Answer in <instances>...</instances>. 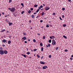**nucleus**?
<instances>
[{"label":"nucleus","instance_id":"1","mask_svg":"<svg viewBox=\"0 0 73 73\" xmlns=\"http://www.w3.org/2000/svg\"><path fill=\"white\" fill-rule=\"evenodd\" d=\"M8 9L9 10H10L11 12H14L15 11V8L14 7H12V8H9Z\"/></svg>","mask_w":73,"mask_h":73},{"label":"nucleus","instance_id":"2","mask_svg":"<svg viewBox=\"0 0 73 73\" xmlns=\"http://www.w3.org/2000/svg\"><path fill=\"white\" fill-rule=\"evenodd\" d=\"M56 41H55V40H52V45H56Z\"/></svg>","mask_w":73,"mask_h":73},{"label":"nucleus","instance_id":"3","mask_svg":"<svg viewBox=\"0 0 73 73\" xmlns=\"http://www.w3.org/2000/svg\"><path fill=\"white\" fill-rule=\"evenodd\" d=\"M0 54H1V55L4 54V50H0Z\"/></svg>","mask_w":73,"mask_h":73},{"label":"nucleus","instance_id":"4","mask_svg":"<svg viewBox=\"0 0 73 73\" xmlns=\"http://www.w3.org/2000/svg\"><path fill=\"white\" fill-rule=\"evenodd\" d=\"M50 9V8L48 7H46L45 9V10L46 11H48V10H49Z\"/></svg>","mask_w":73,"mask_h":73},{"label":"nucleus","instance_id":"5","mask_svg":"<svg viewBox=\"0 0 73 73\" xmlns=\"http://www.w3.org/2000/svg\"><path fill=\"white\" fill-rule=\"evenodd\" d=\"M46 48H48V47H50V43H48V45H46Z\"/></svg>","mask_w":73,"mask_h":73},{"label":"nucleus","instance_id":"6","mask_svg":"<svg viewBox=\"0 0 73 73\" xmlns=\"http://www.w3.org/2000/svg\"><path fill=\"white\" fill-rule=\"evenodd\" d=\"M46 68H47V66H44L42 67L43 69H46Z\"/></svg>","mask_w":73,"mask_h":73},{"label":"nucleus","instance_id":"7","mask_svg":"<svg viewBox=\"0 0 73 73\" xmlns=\"http://www.w3.org/2000/svg\"><path fill=\"white\" fill-rule=\"evenodd\" d=\"M22 39H24L25 40H27V38L25 36H24L22 38Z\"/></svg>","mask_w":73,"mask_h":73},{"label":"nucleus","instance_id":"8","mask_svg":"<svg viewBox=\"0 0 73 73\" xmlns=\"http://www.w3.org/2000/svg\"><path fill=\"white\" fill-rule=\"evenodd\" d=\"M40 63L41 64H45V62H41L40 61Z\"/></svg>","mask_w":73,"mask_h":73},{"label":"nucleus","instance_id":"9","mask_svg":"<svg viewBox=\"0 0 73 73\" xmlns=\"http://www.w3.org/2000/svg\"><path fill=\"white\" fill-rule=\"evenodd\" d=\"M7 54V51L5 50L4 51V54Z\"/></svg>","mask_w":73,"mask_h":73},{"label":"nucleus","instance_id":"10","mask_svg":"<svg viewBox=\"0 0 73 73\" xmlns=\"http://www.w3.org/2000/svg\"><path fill=\"white\" fill-rule=\"evenodd\" d=\"M13 23H12L10 22L9 23V26H11V25H12Z\"/></svg>","mask_w":73,"mask_h":73},{"label":"nucleus","instance_id":"11","mask_svg":"<svg viewBox=\"0 0 73 73\" xmlns=\"http://www.w3.org/2000/svg\"><path fill=\"white\" fill-rule=\"evenodd\" d=\"M6 41H7V40H5V39H3L2 41L3 42H6Z\"/></svg>","mask_w":73,"mask_h":73},{"label":"nucleus","instance_id":"12","mask_svg":"<svg viewBox=\"0 0 73 73\" xmlns=\"http://www.w3.org/2000/svg\"><path fill=\"white\" fill-rule=\"evenodd\" d=\"M11 43V40H9L8 41V44H10Z\"/></svg>","mask_w":73,"mask_h":73},{"label":"nucleus","instance_id":"13","mask_svg":"<svg viewBox=\"0 0 73 73\" xmlns=\"http://www.w3.org/2000/svg\"><path fill=\"white\" fill-rule=\"evenodd\" d=\"M22 56H23V57H26V55H25V54H21Z\"/></svg>","mask_w":73,"mask_h":73},{"label":"nucleus","instance_id":"14","mask_svg":"<svg viewBox=\"0 0 73 73\" xmlns=\"http://www.w3.org/2000/svg\"><path fill=\"white\" fill-rule=\"evenodd\" d=\"M28 13L30 14L31 13V10H30L28 11Z\"/></svg>","mask_w":73,"mask_h":73},{"label":"nucleus","instance_id":"15","mask_svg":"<svg viewBox=\"0 0 73 73\" xmlns=\"http://www.w3.org/2000/svg\"><path fill=\"white\" fill-rule=\"evenodd\" d=\"M51 42H52V40H51V39H49L48 40V42L51 43Z\"/></svg>","mask_w":73,"mask_h":73},{"label":"nucleus","instance_id":"16","mask_svg":"<svg viewBox=\"0 0 73 73\" xmlns=\"http://www.w3.org/2000/svg\"><path fill=\"white\" fill-rule=\"evenodd\" d=\"M31 17L33 19V18H34V17H35V15H32Z\"/></svg>","mask_w":73,"mask_h":73},{"label":"nucleus","instance_id":"17","mask_svg":"<svg viewBox=\"0 0 73 73\" xmlns=\"http://www.w3.org/2000/svg\"><path fill=\"white\" fill-rule=\"evenodd\" d=\"M4 31H5V29L2 30V31H1V32H4Z\"/></svg>","mask_w":73,"mask_h":73},{"label":"nucleus","instance_id":"18","mask_svg":"<svg viewBox=\"0 0 73 73\" xmlns=\"http://www.w3.org/2000/svg\"><path fill=\"white\" fill-rule=\"evenodd\" d=\"M59 48V47H57L56 48L55 50H58V49Z\"/></svg>","mask_w":73,"mask_h":73},{"label":"nucleus","instance_id":"19","mask_svg":"<svg viewBox=\"0 0 73 73\" xmlns=\"http://www.w3.org/2000/svg\"><path fill=\"white\" fill-rule=\"evenodd\" d=\"M23 35H24V36H25L26 35V33H25L24 32L23 33Z\"/></svg>","mask_w":73,"mask_h":73},{"label":"nucleus","instance_id":"20","mask_svg":"<svg viewBox=\"0 0 73 73\" xmlns=\"http://www.w3.org/2000/svg\"><path fill=\"white\" fill-rule=\"evenodd\" d=\"M21 5H22V7L23 8L24 7V4H23V3H22L21 4Z\"/></svg>","mask_w":73,"mask_h":73},{"label":"nucleus","instance_id":"21","mask_svg":"<svg viewBox=\"0 0 73 73\" xmlns=\"http://www.w3.org/2000/svg\"><path fill=\"white\" fill-rule=\"evenodd\" d=\"M40 45L41 46H43V44H42V43H40Z\"/></svg>","mask_w":73,"mask_h":73},{"label":"nucleus","instance_id":"22","mask_svg":"<svg viewBox=\"0 0 73 73\" xmlns=\"http://www.w3.org/2000/svg\"><path fill=\"white\" fill-rule=\"evenodd\" d=\"M43 50V47H42L41 48V51H42V52Z\"/></svg>","mask_w":73,"mask_h":73},{"label":"nucleus","instance_id":"23","mask_svg":"<svg viewBox=\"0 0 73 73\" xmlns=\"http://www.w3.org/2000/svg\"><path fill=\"white\" fill-rule=\"evenodd\" d=\"M37 6H38V5H34V7H35V8H36V7H37Z\"/></svg>","mask_w":73,"mask_h":73},{"label":"nucleus","instance_id":"24","mask_svg":"<svg viewBox=\"0 0 73 73\" xmlns=\"http://www.w3.org/2000/svg\"><path fill=\"white\" fill-rule=\"evenodd\" d=\"M63 26L64 27H65L66 26V25L65 24L63 25Z\"/></svg>","mask_w":73,"mask_h":73},{"label":"nucleus","instance_id":"25","mask_svg":"<svg viewBox=\"0 0 73 73\" xmlns=\"http://www.w3.org/2000/svg\"><path fill=\"white\" fill-rule=\"evenodd\" d=\"M44 14H45V13H44V12H42V13L41 16H43V15H44Z\"/></svg>","mask_w":73,"mask_h":73},{"label":"nucleus","instance_id":"26","mask_svg":"<svg viewBox=\"0 0 73 73\" xmlns=\"http://www.w3.org/2000/svg\"><path fill=\"white\" fill-rule=\"evenodd\" d=\"M63 37L64 38H67V37H66V36H65L64 35L63 36Z\"/></svg>","mask_w":73,"mask_h":73},{"label":"nucleus","instance_id":"27","mask_svg":"<svg viewBox=\"0 0 73 73\" xmlns=\"http://www.w3.org/2000/svg\"><path fill=\"white\" fill-rule=\"evenodd\" d=\"M26 54H27L29 55V54H31V53H30V52H27Z\"/></svg>","mask_w":73,"mask_h":73},{"label":"nucleus","instance_id":"28","mask_svg":"<svg viewBox=\"0 0 73 73\" xmlns=\"http://www.w3.org/2000/svg\"><path fill=\"white\" fill-rule=\"evenodd\" d=\"M40 11V9H38L36 11V13H37L38 12V11Z\"/></svg>","mask_w":73,"mask_h":73},{"label":"nucleus","instance_id":"29","mask_svg":"<svg viewBox=\"0 0 73 73\" xmlns=\"http://www.w3.org/2000/svg\"><path fill=\"white\" fill-rule=\"evenodd\" d=\"M24 13V11H23L21 12V14H23Z\"/></svg>","mask_w":73,"mask_h":73},{"label":"nucleus","instance_id":"30","mask_svg":"<svg viewBox=\"0 0 73 73\" xmlns=\"http://www.w3.org/2000/svg\"><path fill=\"white\" fill-rule=\"evenodd\" d=\"M56 15V13H52V15L53 16H54Z\"/></svg>","mask_w":73,"mask_h":73},{"label":"nucleus","instance_id":"31","mask_svg":"<svg viewBox=\"0 0 73 73\" xmlns=\"http://www.w3.org/2000/svg\"><path fill=\"white\" fill-rule=\"evenodd\" d=\"M36 56L38 57V58H39L40 57V56H39V55H38V54H37L36 55Z\"/></svg>","mask_w":73,"mask_h":73},{"label":"nucleus","instance_id":"32","mask_svg":"<svg viewBox=\"0 0 73 73\" xmlns=\"http://www.w3.org/2000/svg\"><path fill=\"white\" fill-rule=\"evenodd\" d=\"M33 41L34 42H36V40H35V39H33Z\"/></svg>","mask_w":73,"mask_h":73},{"label":"nucleus","instance_id":"33","mask_svg":"<svg viewBox=\"0 0 73 73\" xmlns=\"http://www.w3.org/2000/svg\"><path fill=\"white\" fill-rule=\"evenodd\" d=\"M12 2V0H9V3H11Z\"/></svg>","mask_w":73,"mask_h":73},{"label":"nucleus","instance_id":"34","mask_svg":"<svg viewBox=\"0 0 73 73\" xmlns=\"http://www.w3.org/2000/svg\"><path fill=\"white\" fill-rule=\"evenodd\" d=\"M65 8H62V11H65Z\"/></svg>","mask_w":73,"mask_h":73},{"label":"nucleus","instance_id":"35","mask_svg":"<svg viewBox=\"0 0 73 73\" xmlns=\"http://www.w3.org/2000/svg\"><path fill=\"white\" fill-rule=\"evenodd\" d=\"M33 50L34 52H36V50H37V49H34Z\"/></svg>","mask_w":73,"mask_h":73},{"label":"nucleus","instance_id":"36","mask_svg":"<svg viewBox=\"0 0 73 73\" xmlns=\"http://www.w3.org/2000/svg\"><path fill=\"white\" fill-rule=\"evenodd\" d=\"M42 38H43V39H45V36H43V37Z\"/></svg>","mask_w":73,"mask_h":73},{"label":"nucleus","instance_id":"37","mask_svg":"<svg viewBox=\"0 0 73 73\" xmlns=\"http://www.w3.org/2000/svg\"><path fill=\"white\" fill-rule=\"evenodd\" d=\"M48 57H49V58H51V57H52V56H51V55H49Z\"/></svg>","mask_w":73,"mask_h":73},{"label":"nucleus","instance_id":"38","mask_svg":"<svg viewBox=\"0 0 73 73\" xmlns=\"http://www.w3.org/2000/svg\"><path fill=\"white\" fill-rule=\"evenodd\" d=\"M40 7L41 8H43V6L42 5H41L40 6Z\"/></svg>","mask_w":73,"mask_h":73},{"label":"nucleus","instance_id":"39","mask_svg":"<svg viewBox=\"0 0 73 73\" xmlns=\"http://www.w3.org/2000/svg\"><path fill=\"white\" fill-rule=\"evenodd\" d=\"M3 48L2 47H0V50H3Z\"/></svg>","mask_w":73,"mask_h":73},{"label":"nucleus","instance_id":"40","mask_svg":"<svg viewBox=\"0 0 73 73\" xmlns=\"http://www.w3.org/2000/svg\"><path fill=\"white\" fill-rule=\"evenodd\" d=\"M68 50L67 49H65L64 50V52H68Z\"/></svg>","mask_w":73,"mask_h":73},{"label":"nucleus","instance_id":"41","mask_svg":"<svg viewBox=\"0 0 73 73\" xmlns=\"http://www.w3.org/2000/svg\"><path fill=\"white\" fill-rule=\"evenodd\" d=\"M46 27H47V28H49V26L48 25H46Z\"/></svg>","mask_w":73,"mask_h":73},{"label":"nucleus","instance_id":"42","mask_svg":"<svg viewBox=\"0 0 73 73\" xmlns=\"http://www.w3.org/2000/svg\"><path fill=\"white\" fill-rule=\"evenodd\" d=\"M70 60H72L73 58H70Z\"/></svg>","mask_w":73,"mask_h":73},{"label":"nucleus","instance_id":"43","mask_svg":"<svg viewBox=\"0 0 73 73\" xmlns=\"http://www.w3.org/2000/svg\"><path fill=\"white\" fill-rule=\"evenodd\" d=\"M62 16L63 18H64V17H65V16H64V15H62Z\"/></svg>","mask_w":73,"mask_h":73},{"label":"nucleus","instance_id":"44","mask_svg":"<svg viewBox=\"0 0 73 73\" xmlns=\"http://www.w3.org/2000/svg\"><path fill=\"white\" fill-rule=\"evenodd\" d=\"M50 39H53V38H52V36H50Z\"/></svg>","mask_w":73,"mask_h":73},{"label":"nucleus","instance_id":"45","mask_svg":"<svg viewBox=\"0 0 73 73\" xmlns=\"http://www.w3.org/2000/svg\"><path fill=\"white\" fill-rule=\"evenodd\" d=\"M7 37H9V38H11V35H10L9 36H7Z\"/></svg>","mask_w":73,"mask_h":73},{"label":"nucleus","instance_id":"46","mask_svg":"<svg viewBox=\"0 0 73 73\" xmlns=\"http://www.w3.org/2000/svg\"><path fill=\"white\" fill-rule=\"evenodd\" d=\"M52 37L53 39H54L55 38L54 36H52Z\"/></svg>","mask_w":73,"mask_h":73},{"label":"nucleus","instance_id":"47","mask_svg":"<svg viewBox=\"0 0 73 73\" xmlns=\"http://www.w3.org/2000/svg\"><path fill=\"white\" fill-rule=\"evenodd\" d=\"M31 22H32V21H31V20L29 21V23H31Z\"/></svg>","mask_w":73,"mask_h":73},{"label":"nucleus","instance_id":"48","mask_svg":"<svg viewBox=\"0 0 73 73\" xmlns=\"http://www.w3.org/2000/svg\"><path fill=\"white\" fill-rule=\"evenodd\" d=\"M2 46H3V47H5V45L3 44V45H2Z\"/></svg>","mask_w":73,"mask_h":73},{"label":"nucleus","instance_id":"49","mask_svg":"<svg viewBox=\"0 0 73 73\" xmlns=\"http://www.w3.org/2000/svg\"><path fill=\"white\" fill-rule=\"evenodd\" d=\"M59 19H60L61 20H62V19L61 18V17H59Z\"/></svg>","mask_w":73,"mask_h":73},{"label":"nucleus","instance_id":"50","mask_svg":"<svg viewBox=\"0 0 73 73\" xmlns=\"http://www.w3.org/2000/svg\"><path fill=\"white\" fill-rule=\"evenodd\" d=\"M13 15L15 17H16V14H14Z\"/></svg>","mask_w":73,"mask_h":73},{"label":"nucleus","instance_id":"51","mask_svg":"<svg viewBox=\"0 0 73 73\" xmlns=\"http://www.w3.org/2000/svg\"><path fill=\"white\" fill-rule=\"evenodd\" d=\"M31 11H33V9L32 8L31 9Z\"/></svg>","mask_w":73,"mask_h":73},{"label":"nucleus","instance_id":"52","mask_svg":"<svg viewBox=\"0 0 73 73\" xmlns=\"http://www.w3.org/2000/svg\"><path fill=\"white\" fill-rule=\"evenodd\" d=\"M27 40L28 41H31V40L29 39H28Z\"/></svg>","mask_w":73,"mask_h":73},{"label":"nucleus","instance_id":"53","mask_svg":"<svg viewBox=\"0 0 73 73\" xmlns=\"http://www.w3.org/2000/svg\"><path fill=\"white\" fill-rule=\"evenodd\" d=\"M42 21H42V20H40V23H42Z\"/></svg>","mask_w":73,"mask_h":73},{"label":"nucleus","instance_id":"54","mask_svg":"<svg viewBox=\"0 0 73 73\" xmlns=\"http://www.w3.org/2000/svg\"><path fill=\"white\" fill-rule=\"evenodd\" d=\"M36 14H37V13H33L34 15H36Z\"/></svg>","mask_w":73,"mask_h":73},{"label":"nucleus","instance_id":"55","mask_svg":"<svg viewBox=\"0 0 73 73\" xmlns=\"http://www.w3.org/2000/svg\"><path fill=\"white\" fill-rule=\"evenodd\" d=\"M38 8L39 9H41V8L40 7H39Z\"/></svg>","mask_w":73,"mask_h":73},{"label":"nucleus","instance_id":"56","mask_svg":"<svg viewBox=\"0 0 73 73\" xmlns=\"http://www.w3.org/2000/svg\"><path fill=\"white\" fill-rule=\"evenodd\" d=\"M6 33H9V31H7L6 32Z\"/></svg>","mask_w":73,"mask_h":73},{"label":"nucleus","instance_id":"57","mask_svg":"<svg viewBox=\"0 0 73 73\" xmlns=\"http://www.w3.org/2000/svg\"><path fill=\"white\" fill-rule=\"evenodd\" d=\"M37 35L38 36H40V34L39 33H38L37 34Z\"/></svg>","mask_w":73,"mask_h":73},{"label":"nucleus","instance_id":"58","mask_svg":"<svg viewBox=\"0 0 73 73\" xmlns=\"http://www.w3.org/2000/svg\"><path fill=\"white\" fill-rule=\"evenodd\" d=\"M41 59H42V58H43V56H42L41 57Z\"/></svg>","mask_w":73,"mask_h":73},{"label":"nucleus","instance_id":"59","mask_svg":"<svg viewBox=\"0 0 73 73\" xmlns=\"http://www.w3.org/2000/svg\"><path fill=\"white\" fill-rule=\"evenodd\" d=\"M71 1V0H68V1L69 2H70Z\"/></svg>","mask_w":73,"mask_h":73},{"label":"nucleus","instance_id":"60","mask_svg":"<svg viewBox=\"0 0 73 73\" xmlns=\"http://www.w3.org/2000/svg\"><path fill=\"white\" fill-rule=\"evenodd\" d=\"M43 6H44V7H45V5L44 4H43Z\"/></svg>","mask_w":73,"mask_h":73},{"label":"nucleus","instance_id":"61","mask_svg":"<svg viewBox=\"0 0 73 73\" xmlns=\"http://www.w3.org/2000/svg\"><path fill=\"white\" fill-rule=\"evenodd\" d=\"M44 19L46 20V17L44 18Z\"/></svg>","mask_w":73,"mask_h":73},{"label":"nucleus","instance_id":"62","mask_svg":"<svg viewBox=\"0 0 73 73\" xmlns=\"http://www.w3.org/2000/svg\"><path fill=\"white\" fill-rule=\"evenodd\" d=\"M2 15H4V12L2 13Z\"/></svg>","mask_w":73,"mask_h":73},{"label":"nucleus","instance_id":"63","mask_svg":"<svg viewBox=\"0 0 73 73\" xmlns=\"http://www.w3.org/2000/svg\"><path fill=\"white\" fill-rule=\"evenodd\" d=\"M25 43H27V41H25Z\"/></svg>","mask_w":73,"mask_h":73},{"label":"nucleus","instance_id":"64","mask_svg":"<svg viewBox=\"0 0 73 73\" xmlns=\"http://www.w3.org/2000/svg\"><path fill=\"white\" fill-rule=\"evenodd\" d=\"M71 57H73V55H71Z\"/></svg>","mask_w":73,"mask_h":73}]
</instances>
